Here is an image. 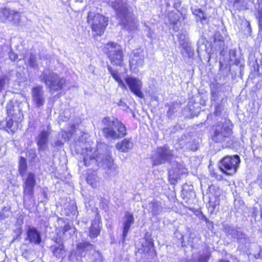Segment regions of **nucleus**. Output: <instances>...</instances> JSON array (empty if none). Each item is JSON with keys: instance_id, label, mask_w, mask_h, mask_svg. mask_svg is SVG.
<instances>
[{"instance_id": "f257e3e1", "label": "nucleus", "mask_w": 262, "mask_h": 262, "mask_svg": "<svg viewBox=\"0 0 262 262\" xmlns=\"http://www.w3.org/2000/svg\"><path fill=\"white\" fill-rule=\"evenodd\" d=\"M101 146L104 150L101 151L99 148L96 150L91 147H86L83 149L82 155L84 164L86 166L93 165L102 166L104 168H107V173L110 176H115L117 171L116 166L113 163L111 152L106 145L103 144Z\"/></svg>"}, {"instance_id": "f03ea898", "label": "nucleus", "mask_w": 262, "mask_h": 262, "mask_svg": "<svg viewBox=\"0 0 262 262\" xmlns=\"http://www.w3.org/2000/svg\"><path fill=\"white\" fill-rule=\"evenodd\" d=\"M111 6L115 11L119 23L124 29L134 31L138 28V21L128 10V0H115L112 2Z\"/></svg>"}, {"instance_id": "7ed1b4c3", "label": "nucleus", "mask_w": 262, "mask_h": 262, "mask_svg": "<svg viewBox=\"0 0 262 262\" xmlns=\"http://www.w3.org/2000/svg\"><path fill=\"white\" fill-rule=\"evenodd\" d=\"M231 126L229 120H225L223 122L213 125L211 130L212 141L215 143H222L223 146L226 147L232 146L234 140Z\"/></svg>"}, {"instance_id": "20e7f679", "label": "nucleus", "mask_w": 262, "mask_h": 262, "mask_svg": "<svg viewBox=\"0 0 262 262\" xmlns=\"http://www.w3.org/2000/svg\"><path fill=\"white\" fill-rule=\"evenodd\" d=\"M102 126L103 135L107 139H117L126 135L125 125L116 118L104 117L102 120Z\"/></svg>"}, {"instance_id": "39448f33", "label": "nucleus", "mask_w": 262, "mask_h": 262, "mask_svg": "<svg viewBox=\"0 0 262 262\" xmlns=\"http://www.w3.org/2000/svg\"><path fill=\"white\" fill-rule=\"evenodd\" d=\"M39 78L40 81L45 83L51 93L61 90L66 82L63 78L59 77L56 73L48 69L45 70Z\"/></svg>"}, {"instance_id": "423d86ee", "label": "nucleus", "mask_w": 262, "mask_h": 262, "mask_svg": "<svg viewBox=\"0 0 262 262\" xmlns=\"http://www.w3.org/2000/svg\"><path fill=\"white\" fill-rule=\"evenodd\" d=\"M108 19L106 17L96 12L92 9L89 11L87 16V23L91 26L92 30L94 32V35L101 36L103 34L106 26Z\"/></svg>"}, {"instance_id": "0eeeda50", "label": "nucleus", "mask_w": 262, "mask_h": 262, "mask_svg": "<svg viewBox=\"0 0 262 262\" xmlns=\"http://www.w3.org/2000/svg\"><path fill=\"white\" fill-rule=\"evenodd\" d=\"M103 52L109 58L112 64L122 66L123 64V52L121 46L114 42H108L105 45Z\"/></svg>"}, {"instance_id": "6e6552de", "label": "nucleus", "mask_w": 262, "mask_h": 262, "mask_svg": "<svg viewBox=\"0 0 262 262\" xmlns=\"http://www.w3.org/2000/svg\"><path fill=\"white\" fill-rule=\"evenodd\" d=\"M239 162L240 158L237 155L226 156L220 161L219 167L224 173L232 175L236 172Z\"/></svg>"}, {"instance_id": "1a4fd4ad", "label": "nucleus", "mask_w": 262, "mask_h": 262, "mask_svg": "<svg viewBox=\"0 0 262 262\" xmlns=\"http://www.w3.org/2000/svg\"><path fill=\"white\" fill-rule=\"evenodd\" d=\"M173 157L172 151L167 145L158 148L152 156L154 165H159L169 161Z\"/></svg>"}, {"instance_id": "9d476101", "label": "nucleus", "mask_w": 262, "mask_h": 262, "mask_svg": "<svg viewBox=\"0 0 262 262\" xmlns=\"http://www.w3.org/2000/svg\"><path fill=\"white\" fill-rule=\"evenodd\" d=\"M29 106V104L26 102H20L16 105L10 102L7 104L6 108L8 116L11 117L14 122H18L23 120V108Z\"/></svg>"}, {"instance_id": "9b49d317", "label": "nucleus", "mask_w": 262, "mask_h": 262, "mask_svg": "<svg viewBox=\"0 0 262 262\" xmlns=\"http://www.w3.org/2000/svg\"><path fill=\"white\" fill-rule=\"evenodd\" d=\"M23 177V193L24 198L32 199L34 197V187L36 184V175L29 172Z\"/></svg>"}, {"instance_id": "f8f14e48", "label": "nucleus", "mask_w": 262, "mask_h": 262, "mask_svg": "<svg viewBox=\"0 0 262 262\" xmlns=\"http://www.w3.org/2000/svg\"><path fill=\"white\" fill-rule=\"evenodd\" d=\"M32 101L36 108L43 106L46 102L45 92L41 85H37L32 88L31 90Z\"/></svg>"}, {"instance_id": "ddd939ff", "label": "nucleus", "mask_w": 262, "mask_h": 262, "mask_svg": "<svg viewBox=\"0 0 262 262\" xmlns=\"http://www.w3.org/2000/svg\"><path fill=\"white\" fill-rule=\"evenodd\" d=\"M52 129L50 125L40 130L36 138V144L39 151H45L48 148L49 136Z\"/></svg>"}, {"instance_id": "4468645a", "label": "nucleus", "mask_w": 262, "mask_h": 262, "mask_svg": "<svg viewBox=\"0 0 262 262\" xmlns=\"http://www.w3.org/2000/svg\"><path fill=\"white\" fill-rule=\"evenodd\" d=\"M21 17L20 12L9 8L4 9L0 13V17L3 20L8 21L17 25L21 24Z\"/></svg>"}, {"instance_id": "2eb2a0df", "label": "nucleus", "mask_w": 262, "mask_h": 262, "mask_svg": "<svg viewBox=\"0 0 262 262\" xmlns=\"http://www.w3.org/2000/svg\"><path fill=\"white\" fill-rule=\"evenodd\" d=\"M124 80L133 93L139 98L144 97V94L141 91L142 83L140 80L129 76H127Z\"/></svg>"}, {"instance_id": "dca6fc26", "label": "nucleus", "mask_w": 262, "mask_h": 262, "mask_svg": "<svg viewBox=\"0 0 262 262\" xmlns=\"http://www.w3.org/2000/svg\"><path fill=\"white\" fill-rule=\"evenodd\" d=\"M135 222L133 214L131 212H125L124 216L122 218L123 232L122 242H124L130 228L131 225Z\"/></svg>"}, {"instance_id": "f3484780", "label": "nucleus", "mask_w": 262, "mask_h": 262, "mask_svg": "<svg viewBox=\"0 0 262 262\" xmlns=\"http://www.w3.org/2000/svg\"><path fill=\"white\" fill-rule=\"evenodd\" d=\"M130 66L132 70H136L138 67H142L144 63L143 53L140 50H135L130 60Z\"/></svg>"}, {"instance_id": "a211bd4d", "label": "nucleus", "mask_w": 262, "mask_h": 262, "mask_svg": "<svg viewBox=\"0 0 262 262\" xmlns=\"http://www.w3.org/2000/svg\"><path fill=\"white\" fill-rule=\"evenodd\" d=\"M27 237L30 243L34 244H39L41 241V237L40 232L34 227L29 226L26 230Z\"/></svg>"}, {"instance_id": "6ab92c4d", "label": "nucleus", "mask_w": 262, "mask_h": 262, "mask_svg": "<svg viewBox=\"0 0 262 262\" xmlns=\"http://www.w3.org/2000/svg\"><path fill=\"white\" fill-rule=\"evenodd\" d=\"M211 101L215 103H225L226 99L222 97L221 86H216L211 89Z\"/></svg>"}, {"instance_id": "aec40b11", "label": "nucleus", "mask_w": 262, "mask_h": 262, "mask_svg": "<svg viewBox=\"0 0 262 262\" xmlns=\"http://www.w3.org/2000/svg\"><path fill=\"white\" fill-rule=\"evenodd\" d=\"M192 13L196 16L197 21H201L202 24H208L209 18L210 17L208 14L200 8H192Z\"/></svg>"}, {"instance_id": "412c9836", "label": "nucleus", "mask_w": 262, "mask_h": 262, "mask_svg": "<svg viewBox=\"0 0 262 262\" xmlns=\"http://www.w3.org/2000/svg\"><path fill=\"white\" fill-rule=\"evenodd\" d=\"M100 221L95 219L92 222L90 228L89 236L91 238H95L98 236L100 232Z\"/></svg>"}, {"instance_id": "4be33fe9", "label": "nucleus", "mask_w": 262, "mask_h": 262, "mask_svg": "<svg viewBox=\"0 0 262 262\" xmlns=\"http://www.w3.org/2000/svg\"><path fill=\"white\" fill-rule=\"evenodd\" d=\"M52 254L56 257H62L65 252L64 246L62 243L56 242L55 245L50 247Z\"/></svg>"}, {"instance_id": "5701e85b", "label": "nucleus", "mask_w": 262, "mask_h": 262, "mask_svg": "<svg viewBox=\"0 0 262 262\" xmlns=\"http://www.w3.org/2000/svg\"><path fill=\"white\" fill-rule=\"evenodd\" d=\"M214 43L215 46H219V50H221V55L225 56V51H224V38L219 32H216L213 35Z\"/></svg>"}, {"instance_id": "b1692460", "label": "nucleus", "mask_w": 262, "mask_h": 262, "mask_svg": "<svg viewBox=\"0 0 262 262\" xmlns=\"http://www.w3.org/2000/svg\"><path fill=\"white\" fill-rule=\"evenodd\" d=\"M133 147L132 139H124L121 142L118 143L116 148L122 152H127Z\"/></svg>"}, {"instance_id": "393cba45", "label": "nucleus", "mask_w": 262, "mask_h": 262, "mask_svg": "<svg viewBox=\"0 0 262 262\" xmlns=\"http://www.w3.org/2000/svg\"><path fill=\"white\" fill-rule=\"evenodd\" d=\"M107 69L112 77L118 82L119 86L123 89H126V85L121 78L120 74L116 70H113L110 66H107Z\"/></svg>"}, {"instance_id": "a878e982", "label": "nucleus", "mask_w": 262, "mask_h": 262, "mask_svg": "<svg viewBox=\"0 0 262 262\" xmlns=\"http://www.w3.org/2000/svg\"><path fill=\"white\" fill-rule=\"evenodd\" d=\"M178 37L179 39L180 45L183 47L184 49H185L186 51L188 52V54L189 56H190V55L193 54L192 52H190V48L188 45V43L187 42V34L185 33H181L178 35Z\"/></svg>"}, {"instance_id": "bb28decb", "label": "nucleus", "mask_w": 262, "mask_h": 262, "mask_svg": "<svg viewBox=\"0 0 262 262\" xmlns=\"http://www.w3.org/2000/svg\"><path fill=\"white\" fill-rule=\"evenodd\" d=\"M77 249L81 255L84 252L91 251L94 248V245L89 242L80 243L77 245Z\"/></svg>"}, {"instance_id": "cd10ccee", "label": "nucleus", "mask_w": 262, "mask_h": 262, "mask_svg": "<svg viewBox=\"0 0 262 262\" xmlns=\"http://www.w3.org/2000/svg\"><path fill=\"white\" fill-rule=\"evenodd\" d=\"M14 120L11 118L3 122V126L8 132H10L11 133H14L15 132L17 128V122H15V124H14Z\"/></svg>"}, {"instance_id": "c85d7f7f", "label": "nucleus", "mask_w": 262, "mask_h": 262, "mask_svg": "<svg viewBox=\"0 0 262 262\" xmlns=\"http://www.w3.org/2000/svg\"><path fill=\"white\" fill-rule=\"evenodd\" d=\"M219 205L220 200L217 198L215 197L213 201L210 200L208 205V211L211 213H213L214 212L218 211Z\"/></svg>"}, {"instance_id": "c756f323", "label": "nucleus", "mask_w": 262, "mask_h": 262, "mask_svg": "<svg viewBox=\"0 0 262 262\" xmlns=\"http://www.w3.org/2000/svg\"><path fill=\"white\" fill-rule=\"evenodd\" d=\"M152 214L156 215L160 214L163 210L162 204L159 202H154L149 207Z\"/></svg>"}, {"instance_id": "7c9ffc66", "label": "nucleus", "mask_w": 262, "mask_h": 262, "mask_svg": "<svg viewBox=\"0 0 262 262\" xmlns=\"http://www.w3.org/2000/svg\"><path fill=\"white\" fill-rule=\"evenodd\" d=\"M27 169L26 160L23 157H21L19 162V172L21 177L25 175Z\"/></svg>"}, {"instance_id": "2f4dec72", "label": "nucleus", "mask_w": 262, "mask_h": 262, "mask_svg": "<svg viewBox=\"0 0 262 262\" xmlns=\"http://www.w3.org/2000/svg\"><path fill=\"white\" fill-rule=\"evenodd\" d=\"M238 231L236 228L228 225H226L224 227V231L227 235H230L233 238H235L236 235L238 234Z\"/></svg>"}, {"instance_id": "473e14b6", "label": "nucleus", "mask_w": 262, "mask_h": 262, "mask_svg": "<svg viewBox=\"0 0 262 262\" xmlns=\"http://www.w3.org/2000/svg\"><path fill=\"white\" fill-rule=\"evenodd\" d=\"M77 207L75 203L66 206L64 209V213L68 216L71 215V214L75 215L77 213Z\"/></svg>"}, {"instance_id": "72a5a7b5", "label": "nucleus", "mask_w": 262, "mask_h": 262, "mask_svg": "<svg viewBox=\"0 0 262 262\" xmlns=\"http://www.w3.org/2000/svg\"><path fill=\"white\" fill-rule=\"evenodd\" d=\"M99 178L96 175H89L86 178L88 184L91 185L92 187H96L99 183Z\"/></svg>"}, {"instance_id": "f704fd0d", "label": "nucleus", "mask_w": 262, "mask_h": 262, "mask_svg": "<svg viewBox=\"0 0 262 262\" xmlns=\"http://www.w3.org/2000/svg\"><path fill=\"white\" fill-rule=\"evenodd\" d=\"M224 103H214L215 106V111L214 112V115L216 116H219L221 115L222 111L224 110Z\"/></svg>"}, {"instance_id": "c9c22d12", "label": "nucleus", "mask_w": 262, "mask_h": 262, "mask_svg": "<svg viewBox=\"0 0 262 262\" xmlns=\"http://www.w3.org/2000/svg\"><path fill=\"white\" fill-rule=\"evenodd\" d=\"M210 256V253L207 251L203 252V253H199L198 262H208Z\"/></svg>"}, {"instance_id": "e433bc0d", "label": "nucleus", "mask_w": 262, "mask_h": 262, "mask_svg": "<svg viewBox=\"0 0 262 262\" xmlns=\"http://www.w3.org/2000/svg\"><path fill=\"white\" fill-rule=\"evenodd\" d=\"M247 0H234V6L240 10L246 9L247 3L245 2Z\"/></svg>"}, {"instance_id": "4c0bfd02", "label": "nucleus", "mask_w": 262, "mask_h": 262, "mask_svg": "<svg viewBox=\"0 0 262 262\" xmlns=\"http://www.w3.org/2000/svg\"><path fill=\"white\" fill-rule=\"evenodd\" d=\"M9 81V78L6 75L0 76V92L4 89L6 83Z\"/></svg>"}, {"instance_id": "58836bf2", "label": "nucleus", "mask_w": 262, "mask_h": 262, "mask_svg": "<svg viewBox=\"0 0 262 262\" xmlns=\"http://www.w3.org/2000/svg\"><path fill=\"white\" fill-rule=\"evenodd\" d=\"M144 31L145 32H146V36L147 37L150 38L151 40L153 39V37L154 35V32L153 30H152L148 26L146 25L145 24H144Z\"/></svg>"}, {"instance_id": "ea45409f", "label": "nucleus", "mask_w": 262, "mask_h": 262, "mask_svg": "<svg viewBox=\"0 0 262 262\" xmlns=\"http://www.w3.org/2000/svg\"><path fill=\"white\" fill-rule=\"evenodd\" d=\"M235 238L238 242L244 243L246 241V235L243 232L238 231V234L236 235Z\"/></svg>"}, {"instance_id": "a19ab883", "label": "nucleus", "mask_w": 262, "mask_h": 262, "mask_svg": "<svg viewBox=\"0 0 262 262\" xmlns=\"http://www.w3.org/2000/svg\"><path fill=\"white\" fill-rule=\"evenodd\" d=\"M173 17H174V19H172L171 18V16H169V20L170 22H171V23L174 25V26H176L177 25V23H178L179 21V17L176 15V14H173ZM173 29L174 30H176V31H177L178 30V27H175V26H173Z\"/></svg>"}, {"instance_id": "79ce46f5", "label": "nucleus", "mask_w": 262, "mask_h": 262, "mask_svg": "<svg viewBox=\"0 0 262 262\" xmlns=\"http://www.w3.org/2000/svg\"><path fill=\"white\" fill-rule=\"evenodd\" d=\"M29 64L31 67L35 68L36 64V57L34 55L31 54L29 58Z\"/></svg>"}, {"instance_id": "37998d69", "label": "nucleus", "mask_w": 262, "mask_h": 262, "mask_svg": "<svg viewBox=\"0 0 262 262\" xmlns=\"http://www.w3.org/2000/svg\"><path fill=\"white\" fill-rule=\"evenodd\" d=\"M257 19H262V3L258 5L257 8V13L256 15Z\"/></svg>"}, {"instance_id": "c03bdc74", "label": "nucleus", "mask_w": 262, "mask_h": 262, "mask_svg": "<svg viewBox=\"0 0 262 262\" xmlns=\"http://www.w3.org/2000/svg\"><path fill=\"white\" fill-rule=\"evenodd\" d=\"M199 146V144L195 141H193L192 143L189 145L188 148H189L191 150L195 151L198 149Z\"/></svg>"}, {"instance_id": "a18cd8bd", "label": "nucleus", "mask_w": 262, "mask_h": 262, "mask_svg": "<svg viewBox=\"0 0 262 262\" xmlns=\"http://www.w3.org/2000/svg\"><path fill=\"white\" fill-rule=\"evenodd\" d=\"M229 59L232 61L234 60V58L235 57L236 55V50L235 49H231L230 50L229 52Z\"/></svg>"}, {"instance_id": "49530a36", "label": "nucleus", "mask_w": 262, "mask_h": 262, "mask_svg": "<svg viewBox=\"0 0 262 262\" xmlns=\"http://www.w3.org/2000/svg\"><path fill=\"white\" fill-rule=\"evenodd\" d=\"M9 57L11 61H14L18 58V56L12 51H10L9 53Z\"/></svg>"}, {"instance_id": "de8ad7c7", "label": "nucleus", "mask_w": 262, "mask_h": 262, "mask_svg": "<svg viewBox=\"0 0 262 262\" xmlns=\"http://www.w3.org/2000/svg\"><path fill=\"white\" fill-rule=\"evenodd\" d=\"M36 153L35 149H30L28 152V157L32 160L34 159L36 157Z\"/></svg>"}, {"instance_id": "09e8293b", "label": "nucleus", "mask_w": 262, "mask_h": 262, "mask_svg": "<svg viewBox=\"0 0 262 262\" xmlns=\"http://www.w3.org/2000/svg\"><path fill=\"white\" fill-rule=\"evenodd\" d=\"M60 134L62 137L63 138L64 141H66L69 139V133L65 131H61Z\"/></svg>"}, {"instance_id": "8fccbe9b", "label": "nucleus", "mask_w": 262, "mask_h": 262, "mask_svg": "<svg viewBox=\"0 0 262 262\" xmlns=\"http://www.w3.org/2000/svg\"><path fill=\"white\" fill-rule=\"evenodd\" d=\"M185 138H186V136L183 135V136H182L181 139H179V143L180 145V148H182L185 145V142H183V141L184 140Z\"/></svg>"}, {"instance_id": "3c124183", "label": "nucleus", "mask_w": 262, "mask_h": 262, "mask_svg": "<svg viewBox=\"0 0 262 262\" xmlns=\"http://www.w3.org/2000/svg\"><path fill=\"white\" fill-rule=\"evenodd\" d=\"M10 211V208L8 207H4L3 208V211L1 213V217L4 218L6 217L4 211L9 212Z\"/></svg>"}, {"instance_id": "603ef678", "label": "nucleus", "mask_w": 262, "mask_h": 262, "mask_svg": "<svg viewBox=\"0 0 262 262\" xmlns=\"http://www.w3.org/2000/svg\"><path fill=\"white\" fill-rule=\"evenodd\" d=\"M173 112H174V109H173V107H169L168 111L167 112V116H168V117L169 118H170L171 117Z\"/></svg>"}, {"instance_id": "864d4df0", "label": "nucleus", "mask_w": 262, "mask_h": 262, "mask_svg": "<svg viewBox=\"0 0 262 262\" xmlns=\"http://www.w3.org/2000/svg\"><path fill=\"white\" fill-rule=\"evenodd\" d=\"M71 229V226L69 224L66 225L63 229V233L69 231Z\"/></svg>"}, {"instance_id": "5fc2aeb1", "label": "nucleus", "mask_w": 262, "mask_h": 262, "mask_svg": "<svg viewBox=\"0 0 262 262\" xmlns=\"http://www.w3.org/2000/svg\"><path fill=\"white\" fill-rule=\"evenodd\" d=\"M258 21V30L259 32L262 31V19H257Z\"/></svg>"}, {"instance_id": "6e6d98bb", "label": "nucleus", "mask_w": 262, "mask_h": 262, "mask_svg": "<svg viewBox=\"0 0 262 262\" xmlns=\"http://www.w3.org/2000/svg\"><path fill=\"white\" fill-rule=\"evenodd\" d=\"M63 144V142L60 141V140H58L56 142H55V146H60L61 145H62Z\"/></svg>"}, {"instance_id": "4d7b16f0", "label": "nucleus", "mask_w": 262, "mask_h": 262, "mask_svg": "<svg viewBox=\"0 0 262 262\" xmlns=\"http://www.w3.org/2000/svg\"><path fill=\"white\" fill-rule=\"evenodd\" d=\"M259 185L262 188V174L259 176Z\"/></svg>"}, {"instance_id": "13d9d810", "label": "nucleus", "mask_w": 262, "mask_h": 262, "mask_svg": "<svg viewBox=\"0 0 262 262\" xmlns=\"http://www.w3.org/2000/svg\"><path fill=\"white\" fill-rule=\"evenodd\" d=\"M252 212H253V216H255L256 215V209L255 208H253L252 209Z\"/></svg>"}, {"instance_id": "bf43d9fd", "label": "nucleus", "mask_w": 262, "mask_h": 262, "mask_svg": "<svg viewBox=\"0 0 262 262\" xmlns=\"http://www.w3.org/2000/svg\"><path fill=\"white\" fill-rule=\"evenodd\" d=\"M258 257H262V249H260L258 253Z\"/></svg>"}, {"instance_id": "052dcab7", "label": "nucleus", "mask_w": 262, "mask_h": 262, "mask_svg": "<svg viewBox=\"0 0 262 262\" xmlns=\"http://www.w3.org/2000/svg\"><path fill=\"white\" fill-rule=\"evenodd\" d=\"M42 194L45 198H47V194L45 191L42 192Z\"/></svg>"}, {"instance_id": "680f3d73", "label": "nucleus", "mask_w": 262, "mask_h": 262, "mask_svg": "<svg viewBox=\"0 0 262 262\" xmlns=\"http://www.w3.org/2000/svg\"><path fill=\"white\" fill-rule=\"evenodd\" d=\"M199 41H198V48H197V52H198V53H199V52H200V47L199 46Z\"/></svg>"}, {"instance_id": "e2e57ef3", "label": "nucleus", "mask_w": 262, "mask_h": 262, "mask_svg": "<svg viewBox=\"0 0 262 262\" xmlns=\"http://www.w3.org/2000/svg\"><path fill=\"white\" fill-rule=\"evenodd\" d=\"M219 262H230L229 261L225 259H221Z\"/></svg>"}, {"instance_id": "0e129e2a", "label": "nucleus", "mask_w": 262, "mask_h": 262, "mask_svg": "<svg viewBox=\"0 0 262 262\" xmlns=\"http://www.w3.org/2000/svg\"><path fill=\"white\" fill-rule=\"evenodd\" d=\"M203 219H204V220L206 222H208V219H207V217H206L205 216L203 215Z\"/></svg>"}, {"instance_id": "69168bd1", "label": "nucleus", "mask_w": 262, "mask_h": 262, "mask_svg": "<svg viewBox=\"0 0 262 262\" xmlns=\"http://www.w3.org/2000/svg\"><path fill=\"white\" fill-rule=\"evenodd\" d=\"M260 216H261V219H262V210H261V211Z\"/></svg>"}]
</instances>
